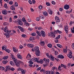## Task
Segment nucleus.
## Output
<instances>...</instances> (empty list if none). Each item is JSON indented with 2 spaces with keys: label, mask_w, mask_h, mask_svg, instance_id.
I'll use <instances>...</instances> for the list:
<instances>
[{
  "label": "nucleus",
  "mask_w": 74,
  "mask_h": 74,
  "mask_svg": "<svg viewBox=\"0 0 74 74\" xmlns=\"http://www.w3.org/2000/svg\"><path fill=\"white\" fill-rule=\"evenodd\" d=\"M39 48L38 46H36L34 48V49L35 51H36V55L37 56H40L39 53H40V51L39 50Z\"/></svg>",
  "instance_id": "obj_1"
},
{
  "label": "nucleus",
  "mask_w": 74,
  "mask_h": 74,
  "mask_svg": "<svg viewBox=\"0 0 74 74\" xmlns=\"http://www.w3.org/2000/svg\"><path fill=\"white\" fill-rule=\"evenodd\" d=\"M62 67H64V69H66V70L67 69V68H67L66 65L62 64L60 65L59 66L58 68V70H61V68H62Z\"/></svg>",
  "instance_id": "obj_2"
},
{
  "label": "nucleus",
  "mask_w": 74,
  "mask_h": 74,
  "mask_svg": "<svg viewBox=\"0 0 74 74\" xmlns=\"http://www.w3.org/2000/svg\"><path fill=\"white\" fill-rule=\"evenodd\" d=\"M67 56L70 59H71L73 58V56H72V51L71 50H69V54H68Z\"/></svg>",
  "instance_id": "obj_3"
},
{
  "label": "nucleus",
  "mask_w": 74,
  "mask_h": 74,
  "mask_svg": "<svg viewBox=\"0 0 74 74\" xmlns=\"http://www.w3.org/2000/svg\"><path fill=\"white\" fill-rule=\"evenodd\" d=\"M1 30H3L4 32H5V33H10L11 32V30H8V28H1Z\"/></svg>",
  "instance_id": "obj_4"
},
{
  "label": "nucleus",
  "mask_w": 74,
  "mask_h": 74,
  "mask_svg": "<svg viewBox=\"0 0 74 74\" xmlns=\"http://www.w3.org/2000/svg\"><path fill=\"white\" fill-rule=\"evenodd\" d=\"M17 22H18V24L20 26H22V25H23V23L21 19H18L17 21Z\"/></svg>",
  "instance_id": "obj_5"
},
{
  "label": "nucleus",
  "mask_w": 74,
  "mask_h": 74,
  "mask_svg": "<svg viewBox=\"0 0 74 74\" xmlns=\"http://www.w3.org/2000/svg\"><path fill=\"white\" fill-rule=\"evenodd\" d=\"M55 20L56 21V23H58V22H60V20L59 18V17L58 16H56L55 17Z\"/></svg>",
  "instance_id": "obj_6"
},
{
  "label": "nucleus",
  "mask_w": 74,
  "mask_h": 74,
  "mask_svg": "<svg viewBox=\"0 0 74 74\" xmlns=\"http://www.w3.org/2000/svg\"><path fill=\"white\" fill-rule=\"evenodd\" d=\"M64 8L65 10H68L70 8V6L69 5L66 4L64 5Z\"/></svg>",
  "instance_id": "obj_7"
},
{
  "label": "nucleus",
  "mask_w": 74,
  "mask_h": 74,
  "mask_svg": "<svg viewBox=\"0 0 74 74\" xmlns=\"http://www.w3.org/2000/svg\"><path fill=\"white\" fill-rule=\"evenodd\" d=\"M27 46L29 48H33V47H34V45L32 44H28Z\"/></svg>",
  "instance_id": "obj_8"
},
{
  "label": "nucleus",
  "mask_w": 74,
  "mask_h": 74,
  "mask_svg": "<svg viewBox=\"0 0 74 74\" xmlns=\"http://www.w3.org/2000/svg\"><path fill=\"white\" fill-rule=\"evenodd\" d=\"M49 58L51 60H52V61H53L55 60V57L52 56V55H51L49 56Z\"/></svg>",
  "instance_id": "obj_9"
},
{
  "label": "nucleus",
  "mask_w": 74,
  "mask_h": 74,
  "mask_svg": "<svg viewBox=\"0 0 74 74\" xmlns=\"http://www.w3.org/2000/svg\"><path fill=\"white\" fill-rule=\"evenodd\" d=\"M40 33L43 37H45V32L44 31H41Z\"/></svg>",
  "instance_id": "obj_10"
},
{
  "label": "nucleus",
  "mask_w": 74,
  "mask_h": 74,
  "mask_svg": "<svg viewBox=\"0 0 74 74\" xmlns=\"http://www.w3.org/2000/svg\"><path fill=\"white\" fill-rule=\"evenodd\" d=\"M10 33H9V32L5 33L4 34V35H5L7 38H9V37H10Z\"/></svg>",
  "instance_id": "obj_11"
},
{
  "label": "nucleus",
  "mask_w": 74,
  "mask_h": 74,
  "mask_svg": "<svg viewBox=\"0 0 74 74\" xmlns=\"http://www.w3.org/2000/svg\"><path fill=\"white\" fill-rule=\"evenodd\" d=\"M10 70V66H6V69L5 71V72H6L8 71V70Z\"/></svg>",
  "instance_id": "obj_12"
},
{
  "label": "nucleus",
  "mask_w": 74,
  "mask_h": 74,
  "mask_svg": "<svg viewBox=\"0 0 74 74\" xmlns=\"http://www.w3.org/2000/svg\"><path fill=\"white\" fill-rule=\"evenodd\" d=\"M39 44L41 46H44L45 45V42L44 41H41L40 42Z\"/></svg>",
  "instance_id": "obj_13"
},
{
  "label": "nucleus",
  "mask_w": 74,
  "mask_h": 74,
  "mask_svg": "<svg viewBox=\"0 0 74 74\" xmlns=\"http://www.w3.org/2000/svg\"><path fill=\"white\" fill-rule=\"evenodd\" d=\"M26 59H28V60L30 59L31 58V55L30 54V53H28V54H27L26 57Z\"/></svg>",
  "instance_id": "obj_14"
},
{
  "label": "nucleus",
  "mask_w": 74,
  "mask_h": 74,
  "mask_svg": "<svg viewBox=\"0 0 74 74\" xmlns=\"http://www.w3.org/2000/svg\"><path fill=\"white\" fill-rule=\"evenodd\" d=\"M51 37H53V38H55V36H56V34H55L53 33L52 32H51Z\"/></svg>",
  "instance_id": "obj_15"
},
{
  "label": "nucleus",
  "mask_w": 74,
  "mask_h": 74,
  "mask_svg": "<svg viewBox=\"0 0 74 74\" xmlns=\"http://www.w3.org/2000/svg\"><path fill=\"white\" fill-rule=\"evenodd\" d=\"M58 58H60V59H63L64 57L62 55L60 54L58 56Z\"/></svg>",
  "instance_id": "obj_16"
},
{
  "label": "nucleus",
  "mask_w": 74,
  "mask_h": 74,
  "mask_svg": "<svg viewBox=\"0 0 74 74\" xmlns=\"http://www.w3.org/2000/svg\"><path fill=\"white\" fill-rule=\"evenodd\" d=\"M15 64L18 67H20V64H19V62H15Z\"/></svg>",
  "instance_id": "obj_17"
},
{
  "label": "nucleus",
  "mask_w": 74,
  "mask_h": 74,
  "mask_svg": "<svg viewBox=\"0 0 74 74\" xmlns=\"http://www.w3.org/2000/svg\"><path fill=\"white\" fill-rule=\"evenodd\" d=\"M48 12H49V14H50V15H52V13H53V12L50 9H49L48 10Z\"/></svg>",
  "instance_id": "obj_18"
},
{
  "label": "nucleus",
  "mask_w": 74,
  "mask_h": 74,
  "mask_svg": "<svg viewBox=\"0 0 74 74\" xmlns=\"http://www.w3.org/2000/svg\"><path fill=\"white\" fill-rule=\"evenodd\" d=\"M17 58H18V59H22V56H21L20 54L18 53L17 55Z\"/></svg>",
  "instance_id": "obj_19"
},
{
  "label": "nucleus",
  "mask_w": 74,
  "mask_h": 74,
  "mask_svg": "<svg viewBox=\"0 0 74 74\" xmlns=\"http://www.w3.org/2000/svg\"><path fill=\"white\" fill-rule=\"evenodd\" d=\"M2 13L3 15H6V14H7V10H3L2 11Z\"/></svg>",
  "instance_id": "obj_20"
},
{
  "label": "nucleus",
  "mask_w": 74,
  "mask_h": 74,
  "mask_svg": "<svg viewBox=\"0 0 74 74\" xmlns=\"http://www.w3.org/2000/svg\"><path fill=\"white\" fill-rule=\"evenodd\" d=\"M43 14L45 16H47L48 15V12L46 11L43 12Z\"/></svg>",
  "instance_id": "obj_21"
},
{
  "label": "nucleus",
  "mask_w": 74,
  "mask_h": 74,
  "mask_svg": "<svg viewBox=\"0 0 74 74\" xmlns=\"http://www.w3.org/2000/svg\"><path fill=\"white\" fill-rule=\"evenodd\" d=\"M13 52H18V50L16 49L15 47H13Z\"/></svg>",
  "instance_id": "obj_22"
},
{
  "label": "nucleus",
  "mask_w": 74,
  "mask_h": 74,
  "mask_svg": "<svg viewBox=\"0 0 74 74\" xmlns=\"http://www.w3.org/2000/svg\"><path fill=\"white\" fill-rule=\"evenodd\" d=\"M22 74H25L26 73V70L22 69L21 71Z\"/></svg>",
  "instance_id": "obj_23"
},
{
  "label": "nucleus",
  "mask_w": 74,
  "mask_h": 74,
  "mask_svg": "<svg viewBox=\"0 0 74 74\" xmlns=\"http://www.w3.org/2000/svg\"><path fill=\"white\" fill-rule=\"evenodd\" d=\"M7 48V47L6 46H3L2 47V50H6V49Z\"/></svg>",
  "instance_id": "obj_24"
},
{
  "label": "nucleus",
  "mask_w": 74,
  "mask_h": 74,
  "mask_svg": "<svg viewBox=\"0 0 74 74\" xmlns=\"http://www.w3.org/2000/svg\"><path fill=\"white\" fill-rule=\"evenodd\" d=\"M67 47H65V49H64L63 50V52L65 53H67Z\"/></svg>",
  "instance_id": "obj_25"
},
{
  "label": "nucleus",
  "mask_w": 74,
  "mask_h": 74,
  "mask_svg": "<svg viewBox=\"0 0 74 74\" xmlns=\"http://www.w3.org/2000/svg\"><path fill=\"white\" fill-rule=\"evenodd\" d=\"M44 60H42V59H41L40 61H38V62L39 63H40L41 64H42L44 63V61H43Z\"/></svg>",
  "instance_id": "obj_26"
},
{
  "label": "nucleus",
  "mask_w": 74,
  "mask_h": 74,
  "mask_svg": "<svg viewBox=\"0 0 74 74\" xmlns=\"http://www.w3.org/2000/svg\"><path fill=\"white\" fill-rule=\"evenodd\" d=\"M10 8L12 10H13V11H15V8H14V5H12L10 7Z\"/></svg>",
  "instance_id": "obj_27"
},
{
  "label": "nucleus",
  "mask_w": 74,
  "mask_h": 74,
  "mask_svg": "<svg viewBox=\"0 0 74 74\" xmlns=\"http://www.w3.org/2000/svg\"><path fill=\"white\" fill-rule=\"evenodd\" d=\"M64 30L65 31L66 33H69V28H65Z\"/></svg>",
  "instance_id": "obj_28"
},
{
  "label": "nucleus",
  "mask_w": 74,
  "mask_h": 74,
  "mask_svg": "<svg viewBox=\"0 0 74 74\" xmlns=\"http://www.w3.org/2000/svg\"><path fill=\"white\" fill-rule=\"evenodd\" d=\"M43 60L44 61H45L46 62H48V63H49V59H47H47H46L45 58H44L43 59Z\"/></svg>",
  "instance_id": "obj_29"
},
{
  "label": "nucleus",
  "mask_w": 74,
  "mask_h": 74,
  "mask_svg": "<svg viewBox=\"0 0 74 74\" xmlns=\"http://www.w3.org/2000/svg\"><path fill=\"white\" fill-rule=\"evenodd\" d=\"M74 21L72 22V21H71L69 23V25H70V26H72V25H74Z\"/></svg>",
  "instance_id": "obj_30"
},
{
  "label": "nucleus",
  "mask_w": 74,
  "mask_h": 74,
  "mask_svg": "<svg viewBox=\"0 0 74 74\" xmlns=\"http://www.w3.org/2000/svg\"><path fill=\"white\" fill-rule=\"evenodd\" d=\"M5 68H4V67H3L2 66H0V70L3 71V70H5Z\"/></svg>",
  "instance_id": "obj_31"
},
{
  "label": "nucleus",
  "mask_w": 74,
  "mask_h": 74,
  "mask_svg": "<svg viewBox=\"0 0 74 74\" xmlns=\"http://www.w3.org/2000/svg\"><path fill=\"white\" fill-rule=\"evenodd\" d=\"M22 21L23 22H24L25 23H26V21L25 20V17H23L22 19Z\"/></svg>",
  "instance_id": "obj_32"
},
{
  "label": "nucleus",
  "mask_w": 74,
  "mask_h": 74,
  "mask_svg": "<svg viewBox=\"0 0 74 74\" xmlns=\"http://www.w3.org/2000/svg\"><path fill=\"white\" fill-rule=\"evenodd\" d=\"M46 56L47 57V58H49V56H51V54L49 55V53H46Z\"/></svg>",
  "instance_id": "obj_33"
},
{
  "label": "nucleus",
  "mask_w": 74,
  "mask_h": 74,
  "mask_svg": "<svg viewBox=\"0 0 74 74\" xmlns=\"http://www.w3.org/2000/svg\"><path fill=\"white\" fill-rule=\"evenodd\" d=\"M34 62H38V59H37V58H35L34 59Z\"/></svg>",
  "instance_id": "obj_34"
},
{
  "label": "nucleus",
  "mask_w": 74,
  "mask_h": 74,
  "mask_svg": "<svg viewBox=\"0 0 74 74\" xmlns=\"http://www.w3.org/2000/svg\"><path fill=\"white\" fill-rule=\"evenodd\" d=\"M57 46L59 47V48H62V46L59 44H57Z\"/></svg>",
  "instance_id": "obj_35"
},
{
  "label": "nucleus",
  "mask_w": 74,
  "mask_h": 74,
  "mask_svg": "<svg viewBox=\"0 0 74 74\" xmlns=\"http://www.w3.org/2000/svg\"><path fill=\"white\" fill-rule=\"evenodd\" d=\"M47 46L48 47H49V48H52V45L51 44H49Z\"/></svg>",
  "instance_id": "obj_36"
},
{
  "label": "nucleus",
  "mask_w": 74,
  "mask_h": 74,
  "mask_svg": "<svg viewBox=\"0 0 74 74\" xmlns=\"http://www.w3.org/2000/svg\"><path fill=\"white\" fill-rule=\"evenodd\" d=\"M46 74H51V71H46Z\"/></svg>",
  "instance_id": "obj_37"
},
{
  "label": "nucleus",
  "mask_w": 74,
  "mask_h": 74,
  "mask_svg": "<svg viewBox=\"0 0 74 74\" xmlns=\"http://www.w3.org/2000/svg\"><path fill=\"white\" fill-rule=\"evenodd\" d=\"M31 35L32 36L34 37V36H36V34L34 32H33L31 34Z\"/></svg>",
  "instance_id": "obj_38"
},
{
  "label": "nucleus",
  "mask_w": 74,
  "mask_h": 74,
  "mask_svg": "<svg viewBox=\"0 0 74 74\" xmlns=\"http://www.w3.org/2000/svg\"><path fill=\"white\" fill-rule=\"evenodd\" d=\"M38 8L39 10H42V6L40 5L38 6Z\"/></svg>",
  "instance_id": "obj_39"
},
{
  "label": "nucleus",
  "mask_w": 74,
  "mask_h": 74,
  "mask_svg": "<svg viewBox=\"0 0 74 74\" xmlns=\"http://www.w3.org/2000/svg\"><path fill=\"white\" fill-rule=\"evenodd\" d=\"M13 60L14 61V62H15V63L16 62H17V60L16 58H15L14 57V58H13Z\"/></svg>",
  "instance_id": "obj_40"
},
{
  "label": "nucleus",
  "mask_w": 74,
  "mask_h": 74,
  "mask_svg": "<svg viewBox=\"0 0 74 74\" xmlns=\"http://www.w3.org/2000/svg\"><path fill=\"white\" fill-rule=\"evenodd\" d=\"M34 40V39L33 37H31L29 38V40H30V41H33Z\"/></svg>",
  "instance_id": "obj_41"
},
{
  "label": "nucleus",
  "mask_w": 74,
  "mask_h": 74,
  "mask_svg": "<svg viewBox=\"0 0 74 74\" xmlns=\"http://www.w3.org/2000/svg\"><path fill=\"white\" fill-rule=\"evenodd\" d=\"M10 64L12 65V66H14V62H13V61H11L10 62Z\"/></svg>",
  "instance_id": "obj_42"
},
{
  "label": "nucleus",
  "mask_w": 74,
  "mask_h": 74,
  "mask_svg": "<svg viewBox=\"0 0 74 74\" xmlns=\"http://www.w3.org/2000/svg\"><path fill=\"white\" fill-rule=\"evenodd\" d=\"M8 58V56H5L3 57V59H4L5 60H6V59H7Z\"/></svg>",
  "instance_id": "obj_43"
},
{
  "label": "nucleus",
  "mask_w": 74,
  "mask_h": 74,
  "mask_svg": "<svg viewBox=\"0 0 74 74\" xmlns=\"http://www.w3.org/2000/svg\"><path fill=\"white\" fill-rule=\"evenodd\" d=\"M71 32L72 33H74V28H71Z\"/></svg>",
  "instance_id": "obj_44"
},
{
  "label": "nucleus",
  "mask_w": 74,
  "mask_h": 74,
  "mask_svg": "<svg viewBox=\"0 0 74 74\" xmlns=\"http://www.w3.org/2000/svg\"><path fill=\"white\" fill-rule=\"evenodd\" d=\"M21 37H23V38H26V35L23 34L21 35Z\"/></svg>",
  "instance_id": "obj_45"
},
{
  "label": "nucleus",
  "mask_w": 74,
  "mask_h": 74,
  "mask_svg": "<svg viewBox=\"0 0 74 74\" xmlns=\"http://www.w3.org/2000/svg\"><path fill=\"white\" fill-rule=\"evenodd\" d=\"M5 51H6L8 53H10V50L9 49H6L5 50Z\"/></svg>",
  "instance_id": "obj_46"
},
{
  "label": "nucleus",
  "mask_w": 74,
  "mask_h": 74,
  "mask_svg": "<svg viewBox=\"0 0 74 74\" xmlns=\"http://www.w3.org/2000/svg\"><path fill=\"white\" fill-rule=\"evenodd\" d=\"M8 62V61H7V60H5V61H3L2 63H3L4 64H6V63H7Z\"/></svg>",
  "instance_id": "obj_47"
},
{
  "label": "nucleus",
  "mask_w": 74,
  "mask_h": 74,
  "mask_svg": "<svg viewBox=\"0 0 74 74\" xmlns=\"http://www.w3.org/2000/svg\"><path fill=\"white\" fill-rule=\"evenodd\" d=\"M36 21H39L40 20V18L39 17H38L36 18Z\"/></svg>",
  "instance_id": "obj_48"
},
{
  "label": "nucleus",
  "mask_w": 74,
  "mask_h": 74,
  "mask_svg": "<svg viewBox=\"0 0 74 74\" xmlns=\"http://www.w3.org/2000/svg\"><path fill=\"white\" fill-rule=\"evenodd\" d=\"M28 3L30 4H32L33 3L32 2V1L31 0H29L28 1Z\"/></svg>",
  "instance_id": "obj_49"
},
{
  "label": "nucleus",
  "mask_w": 74,
  "mask_h": 74,
  "mask_svg": "<svg viewBox=\"0 0 74 74\" xmlns=\"http://www.w3.org/2000/svg\"><path fill=\"white\" fill-rule=\"evenodd\" d=\"M46 4L47 5V6H50V5H51L50 3H49V2H46Z\"/></svg>",
  "instance_id": "obj_50"
},
{
  "label": "nucleus",
  "mask_w": 74,
  "mask_h": 74,
  "mask_svg": "<svg viewBox=\"0 0 74 74\" xmlns=\"http://www.w3.org/2000/svg\"><path fill=\"white\" fill-rule=\"evenodd\" d=\"M66 14H70L71 13V12L70 11L67 10L66 12Z\"/></svg>",
  "instance_id": "obj_51"
},
{
  "label": "nucleus",
  "mask_w": 74,
  "mask_h": 74,
  "mask_svg": "<svg viewBox=\"0 0 74 74\" xmlns=\"http://www.w3.org/2000/svg\"><path fill=\"white\" fill-rule=\"evenodd\" d=\"M20 30L22 32H24V29L23 28H19Z\"/></svg>",
  "instance_id": "obj_52"
},
{
  "label": "nucleus",
  "mask_w": 74,
  "mask_h": 74,
  "mask_svg": "<svg viewBox=\"0 0 74 74\" xmlns=\"http://www.w3.org/2000/svg\"><path fill=\"white\" fill-rule=\"evenodd\" d=\"M51 3L53 5H55V4H56V3H55V2L54 1H52Z\"/></svg>",
  "instance_id": "obj_53"
},
{
  "label": "nucleus",
  "mask_w": 74,
  "mask_h": 74,
  "mask_svg": "<svg viewBox=\"0 0 74 74\" xmlns=\"http://www.w3.org/2000/svg\"><path fill=\"white\" fill-rule=\"evenodd\" d=\"M23 48V47L22 45H20L19 47V49H22Z\"/></svg>",
  "instance_id": "obj_54"
},
{
  "label": "nucleus",
  "mask_w": 74,
  "mask_h": 74,
  "mask_svg": "<svg viewBox=\"0 0 74 74\" xmlns=\"http://www.w3.org/2000/svg\"><path fill=\"white\" fill-rule=\"evenodd\" d=\"M9 21L10 22H12V18L10 17L9 18Z\"/></svg>",
  "instance_id": "obj_55"
},
{
  "label": "nucleus",
  "mask_w": 74,
  "mask_h": 74,
  "mask_svg": "<svg viewBox=\"0 0 74 74\" xmlns=\"http://www.w3.org/2000/svg\"><path fill=\"white\" fill-rule=\"evenodd\" d=\"M7 7V3H5L4 5V8H6Z\"/></svg>",
  "instance_id": "obj_56"
},
{
  "label": "nucleus",
  "mask_w": 74,
  "mask_h": 74,
  "mask_svg": "<svg viewBox=\"0 0 74 74\" xmlns=\"http://www.w3.org/2000/svg\"><path fill=\"white\" fill-rule=\"evenodd\" d=\"M58 52L57 51H55L54 53L55 55H58Z\"/></svg>",
  "instance_id": "obj_57"
},
{
  "label": "nucleus",
  "mask_w": 74,
  "mask_h": 74,
  "mask_svg": "<svg viewBox=\"0 0 74 74\" xmlns=\"http://www.w3.org/2000/svg\"><path fill=\"white\" fill-rule=\"evenodd\" d=\"M72 48L74 50V43H73L72 45Z\"/></svg>",
  "instance_id": "obj_58"
},
{
  "label": "nucleus",
  "mask_w": 74,
  "mask_h": 74,
  "mask_svg": "<svg viewBox=\"0 0 74 74\" xmlns=\"http://www.w3.org/2000/svg\"><path fill=\"white\" fill-rule=\"evenodd\" d=\"M29 64H33V62L32 61H29Z\"/></svg>",
  "instance_id": "obj_59"
},
{
  "label": "nucleus",
  "mask_w": 74,
  "mask_h": 74,
  "mask_svg": "<svg viewBox=\"0 0 74 74\" xmlns=\"http://www.w3.org/2000/svg\"><path fill=\"white\" fill-rule=\"evenodd\" d=\"M11 71H14V70H15V69H14V68H12L10 69Z\"/></svg>",
  "instance_id": "obj_60"
},
{
  "label": "nucleus",
  "mask_w": 74,
  "mask_h": 74,
  "mask_svg": "<svg viewBox=\"0 0 74 74\" xmlns=\"http://www.w3.org/2000/svg\"><path fill=\"white\" fill-rule=\"evenodd\" d=\"M9 3L10 5H12L13 4V2L12 1H10L9 2Z\"/></svg>",
  "instance_id": "obj_61"
},
{
  "label": "nucleus",
  "mask_w": 74,
  "mask_h": 74,
  "mask_svg": "<svg viewBox=\"0 0 74 74\" xmlns=\"http://www.w3.org/2000/svg\"><path fill=\"white\" fill-rule=\"evenodd\" d=\"M18 3L17 2H15L14 3V5L16 7H17L18 5Z\"/></svg>",
  "instance_id": "obj_62"
},
{
  "label": "nucleus",
  "mask_w": 74,
  "mask_h": 74,
  "mask_svg": "<svg viewBox=\"0 0 74 74\" xmlns=\"http://www.w3.org/2000/svg\"><path fill=\"white\" fill-rule=\"evenodd\" d=\"M39 17L40 18H41V19H44V16H40Z\"/></svg>",
  "instance_id": "obj_63"
},
{
  "label": "nucleus",
  "mask_w": 74,
  "mask_h": 74,
  "mask_svg": "<svg viewBox=\"0 0 74 74\" xmlns=\"http://www.w3.org/2000/svg\"><path fill=\"white\" fill-rule=\"evenodd\" d=\"M58 30L55 31L54 32V34H57L58 33Z\"/></svg>",
  "instance_id": "obj_64"
}]
</instances>
